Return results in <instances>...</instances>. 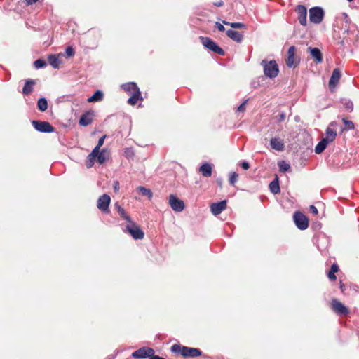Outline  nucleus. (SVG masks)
<instances>
[{
	"label": "nucleus",
	"instance_id": "nucleus-35",
	"mask_svg": "<svg viewBox=\"0 0 359 359\" xmlns=\"http://www.w3.org/2000/svg\"><path fill=\"white\" fill-rule=\"evenodd\" d=\"M137 189L142 195L147 196L149 199L151 198L153 194L150 189L144 187H139Z\"/></svg>",
	"mask_w": 359,
	"mask_h": 359
},
{
	"label": "nucleus",
	"instance_id": "nucleus-38",
	"mask_svg": "<svg viewBox=\"0 0 359 359\" xmlns=\"http://www.w3.org/2000/svg\"><path fill=\"white\" fill-rule=\"evenodd\" d=\"M238 175L236 172H231L229 176V183L231 185H234L237 182Z\"/></svg>",
	"mask_w": 359,
	"mask_h": 359
},
{
	"label": "nucleus",
	"instance_id": "nucleus-48",
	"mask_svg": "<svg viewBox=\"0 0 359 359\" xmlns=\"http://www.w3.org/2000/svg\"><path fill=\"white\" fill-rule=\"evenodd\" d=\"M285 118V115L284 113H281L280 115H279V118H278V121H283Z\"/></svg>",
	"mask_w": 359,
	"mask_h": 359
},
{
	"label": "nucleus",
	"instance_id": "nucleus-5",
	"mask_svg": "<svg viewBox=\"0 0 359 359\" xmlns=\"http://www.w3.org/2000/svg\"><path fill=\"white\" fill-rule=\"evenodd\" d=\"M203 45L212 50V52L217 53L219 55H224V51L222 48L217 46V44L208 37H201Z\"/></svg>",
	"mask_w": 359,
	"mask_h": 359
},
{
	"label": "nucleus",
	"instance_id": "nucleus-25",
	"mask_svg": "<svg viewBox=\"0 0 359 359\" xmlns=\"http://www.w3.org/2000/svg\"><path fill=\"white\" fill-rule=\"evenodd\" d=\"M103 99V93L100 90H97L95 93L88 98V102H95L102 100Z\"/></svg>",
	"mask_w": 359,
	"mask_h": 359
},
{
	"label": "nucleus",
	"instance_id": "nucleus-12",
	"mask_svg": "<svg viewBox=\"0 0 359 359\" xmlns=\"http://www.w3.org/2000/svg\"><path fill=\"white\" fill-rule=\"evenodd\" d=\"M169 205L171 208L175 212H182L184 208V203L183 201L179 199L174 195H170L169 197Z\"/></svg>",
	"mask_w": 359,
	"mask_h": 359
},
{
	"label": "nucleus",
	"instance_id": "nucleus-3",
	"mask_svg": "<svg viewBox=\"0 0 359 359\" xmlns=\"http://www.w3.org/2000/svg\"><path fill=\"white\" fill-rule=\"evenodd\" d=\"M122 229L125 233H129L135 240L142 239L144 236L143 231L132 220L126 225L123 226Z\"/></svg>",
	"mask_w": 359,
	"mask_h": 359
},
{
	"label": "nucleus",
	"instance_id": "nucleus-18",
	"mask_svg": "<svg viewBox=\"0 0 359 359\" xmlns=\"http://www.w3.org/2000/svg\"><path fill=\"white\" fill-rule=\"evenodd\" d=\"M226 34L228 37L238 43L241 42L243 39V35L241 33L232 29L227 30Z\"/></svg>",
	"mask_w": 359,
	"mask_h": 359
},
{
	"label": "nucleus",
	"instance_id": "nucleus-45",
	"mask_svg": "<svg viewBox=\"0 0 359 359\" xmlns=\"http://www.w3.org/2000/svg\"><path fill=\"white\" fill-rule=\"evenodd\" d=\"M246 102L247 101H245L244 102H243L238 107V111H240V112H243L245 111V104H246Z\"/></svg>",
	"mask_w": 359,
	"mask_h": 359
},
{
	"label": "nucleus",
	"instance_id": "nucleus-42",
	"mask_svg": "<svg viewBox=\"0 0 359 359\" xmlns=\"http://www.w3.org/2000/svg\"><path fill=\"white\" fill-rule=\"evenodd\" d=\"M338 271H339V266L336 264H333L331 266V269H330V271H331V273H335Z\"/></svg>",
	"mask_w": 359,
	"mask_h": 359
},
{
	"label": "nucleus",
	"instance_id": "nucleus-40",
	"mask_svg": "<svg viewBox=\"0 0 359 359\" xmlns=\"http://www.w3.org/2000/svg\"><path fill=\"white\" fill-rule=\"evenodd\" d=\"M65 53L68 57H72L74 55L75 52H74V50L72 47L69 46L66 48Z\"/></svg>",
	"mask_w": 359,
	"mask_h": 359
},
{
	"label": "nucleus",
	"instance_id": "nucleus-43",
	"mask_svg": "<svg viewBox=\"0 0 359 359\" xmlns=\"http://www.w3.org/2000/svg\"><path fill=\"white\" fill-rule=\"evenodd\" d=\"M215 27L218 29L219 31L220 32H224L225 31V27H224V25L219 22H216L215 23Z\"/></svg>",
	"mask_w": 359,
	"mask_h": 359
},
{
	"label": "nucleus",
	"instance_id": "nucleus-9",
	"mask_svg": "<svg viewBox=\"0 0 359 359\" xmlns=\"http://www.w3.org/2000/svg\"><path fill=\"white\" fill-rule=\"evenodd\" d=\"M32 125L39 132L52 133L54 131V128L47 121H33Z\"/></svg>",
	"mask_w": 359,
	"mask_h": 359
},
{
	"label": "nucleus",
	"instance_id": "nucleus-4",
	"mask_svg": "<svg viewBox=\"0 0 359 359\" xmlns=\"http://www.w3.org/2000/svg\"><path fill=\"white\" fill-rule=\"evenodd\" d=\"M294 222L297 227L300 230H305L309 226L307 217L301 212H295L293 215Z\"/></svg>",
	"mask_w": 359,
	"mask_h": 359
},
{
	"label": "nucleus",
	"instance_id": "nucleus-37",
	"mask_svg": "<svg viewBox=\"0 0 359 359\" xmlns=\"http://www.w3.org/2000/svg\"><path fill=\"white\" fill-rule=\"evenodd\" d=\"M34 65L36 69H40L45 67L46 66V62L42 59H38L34 62Z\"/></svg>",
	"mask_w": 359,
	"mask_h": 359
},
{
	"label": "nucleus",
	"instance_id": "nucleus-14",
	"mask_svg": "<svg viewBox=\"0 0 359 359\" xmlns=\"http://www.w3.org/2000/svg\"><path fill=\"white\" fill-rule=\"evenodd\" d=\"M296 12L298 14V20L299 23L303 26H306L307 24V11L306 7L302 5H299L296 8Z\"/></svg>",
	"mask_w": 359,
	"mask_h": 359
},
{
	"label": "nucleus",
	"instance_id": "nucleus-47",
	"mask_svg": "<svg viewBox=\"0 0 359 359\" xmlns=\"http://www.w3.org/2000/svg\"><path fill=\"white\" fill-rule=\"evenodd\" d=\"M327 276L330 280H335L337 279V277L334 273H331V271H329L327 273Z\"/></svg>",
	"mask_w": 359,
	"mask_h": 359
},
{
	"label": "nucleus",
	"instance_id": "nucleus-20",
	"mask_svg": "<svg viewBox=\"0 0 359 359\" xmlns=\"http://www.w3.org/2000/svg\"><path fill=\"white\" fill-rule=\"evenodd\" d=\"M121 88L129 94L135 93L136 90H140L134 82H129L121 85Z\"/></svg>",
	"mask_w": 359,
	"mask_h": 359
},
{
	"label": "nucleus",
	"instance_id": "nucleus-46",
	"mask_svg": "<svg viewBox=\"0 0 359 359\" xmlns=\"http://www.w3.org/2000/svg\"><path fill=\"white\" fill-rule=\"evenodd\" d=\"M241 166L244 169V170H248L249 168H250V165L248 162L246 161H243L241 163Z\"/></svg>",
	"mask_w": 359,
	"mask_h": 359
},
{
	"label": "nucleus",
	"instance_id": "nucleus-17",
	"mask_svg": "<svg viewBox=\"0 0 359 359\" xmlns=\"http://www.w3.org/2000/svg\"><path fill=\"white\" fill-rule=\"evenodd\" d=\"M270 144L272 149L276 151H283L285 148L283 140L278 137H273L270 140Z\"/></svg>",
	"mask_w": 359,
	"mask_h": 359
},
{
	"label": "nucleus",
	"instance_id": "nucleus-16",
	"mask_svg": "<svg viewBox=\"0 0 359 359\" xmlns=\"http://www.w3.org/2000/svg\"><path fill=\"white\" fill-rule=\"evenodd\" d=\"M341 78V72L339 69H334L329 81V88L333 90L337 86Z\"/></svg>",
	"mask_w": 359,
	"mask_h": 359
},
{
	"label": "nucleus",
	"instance_id": "nucleus-50",
	"mask_svg": "<svg viewBox=\"0 0 359 359\" xmlns=\"http://www.w3.org/2000/svg\"><path fill=\"white\" fill-rule=\"evenodd\" d=\"M340 289H341V290L342 292H344V289H345V285H344V283H342V282H341V281L340 282Z\"/></svg>",
	"mask_w": 359,
	"mask_h": 359
},
{
	"label": "nucleus",
	"instance_id": "nucleus-33",
	"mask_svg": "<svg viewBox=\"0 0 359 359\" xmlns=\"http://www.w3.org/2000/svg\"><path fill=\"white\" fill-rule=\"evenodd\" d=\"M116 207L117 208V210H118V212L119 215H121V217L123 219H126L128 222L131 221L130 217L127 215V213L126 212V211L124 210L123 208H122L118 204H116Z\"/></svg>",
	"mask_w": 359,
	"mask_h": 359
},
{
	"label": "nucleus",
	"instance_id": "nucleus-51",
	"mask_svg": "<svg viewBox=\"0 0 359 359\" xmlns=\"http://www.w3.org/2000/svg\"><path fill=\"white\" fill-rule=\"evenodd\" d=\"M38 0H26L28 4H32L35 2H36Z\"/></svg>",
	"mask_w": 359,
	"mask_h": 359
},
{
	"label": "nucleus",
	"instance_id": "nucleus-32",
	"mask_svg": "<svg viewBox=\"0 0 359 359\" xmlns=\"http://www.w3.org/2000/svg\"><path fill=\"white\" fill-rule=\"evenodd\" d=\"M224 25H229L231 28L233 29H245L246 25L241 22H229L227 21L224 20L223 22Z\"/></svg>",
	"mask_w": 359,
	"mask_h": 359
},
{
	"label": "nucleus",
	"instance_id": "nucleus-41",
	"mask_svg": "<svg viewBox=\"0 0 359 359\" xmlns=\"http://www.w3.org/2000/svg\"><path fill=\"white\" fill-rule=\"evenodd\" d=\"M346 108L348 111H351L353 108V104L351 102L348 101L345 103Z\"/></svg>",
	"mask_w": 359,
	"mask_h": 359
},
{
	"label": "nucleus",
	"instance_id": "nucleus-44",
	"mask_svg": "<svg viewBox=\"0 0 359 359\" xmlns=\"http://www.w3.org/2000/svg\"><path fill=\"white\" fill-rule=\"evenodd\" d=\"M310 211L312 214L316 215L318 213V209L313 205L310 206Z\"/></svg>",
	"mask_w": 359,
	"mask_h": 359
},
{
	"label": "nucleus",
	"instance_id": "nucleus-22",
	"mask_svg": "<svg viewBox=\"0 0 359 359\" xmlns=\"http://www.w3.org/2000/svg\"><path fill=\"white\" fill-rule=\"evenodd\" d=\"M35 85V81L32 79H28L25 81V86L22 88V93L24 95H29L30 94L34 86Z\"/></svg>",
	"mask_w": 359,
	"mask_h": 359
},
{
	"label": "nucleus",
	"instance_id": "nucleus-13",
	"mask_svg": "<svg viewBox=\"0 0 359 359\" xmlns=\"http://www.w3.org/2000/svg\"><path fill=\"white\" fill-rule=\"evenodd\" d=\"M332 310L339 315H346L348 313V309L339 301L333 299L332 301Z\"/></svg>",
	"mask_w": 359,
	"mask_h": 359
},
{
	"label": "nucleus",
	"instance_id": "nucleus-28",
	"mask_svg": "<svg viewBox=\"0 0 359 359\" xmlns=\"http://www.w3.org/2000/svg\"><path fill=\"white\" fill-rule=\"evenodd\" d=\"M49 64L55 69L59 67L60 64V61L59 58L55 55H51L48 58Z\"/></svg>",
	"mask_w": 359,
	"mask_h": 359
},
{
	"label": "nucleus",
	"instance_id": "nucleus-21",
	"mask_svg": "<svg viewBox=\"0 0 359 359\" xmlns=\"http://www.w3.org/2000/svg\"><path fill=\"white\" fill-rule=\"evenodd\" d=\"M199 171L203 177H209L212 175V167L210 163H205L200 167Z\"/></svg>",
	"mask_w": 359,
	"mask_h": 359
},
{
	"label": "nucleus",
	"instance_id": "nucleus-19",
	"mask_svg": "<svg viewBox=\"0 0 359 359\" xmlns=\"http://www.w3.org/2000/svg\"><path fill=\"white\" fill-rule=\"evenodd\" d=\"M311 57L314 59V60L317 63H320L323 61L322 53L318 48H308Z\"/></svg>",
	"mask_w": 359,
	"mask_h": 359
},
{
	"label": "nucleus",
	"instance_id": "nucleus-2",
	"mask_svg": "<svg viewBox=\"0 0 359 359\" xmlns=\"http://www.w3.org/2000/svg\"><path fill=\"white\" fill-rule=\"evenodd\" d=\"M261 65L263 67L264 75L270 79L276 77L279 73V68L276 60H272L268 61L263 60L261 62Z\"/></svg>",
	"mask_w": 359,
	"mask_h": 359
},
{
	"label": "nucleus",
	"instance_id": "nucleus-11",
	"mask_svg": "<svg viewBox=\"0 0 359 359\" xmlns=\"http://www.w3.org/2000/svg\"><path fill=\"white\" fill-rule=\"evenodd\" d=\"M296 48L294 46H290L287 51V57L286 59V65L288 67H294L299 62V59L295 57Z\"/></svg>",
	"mask_w": 359,
	"mask_h": 359
},
{
	"label": "nucleus",
	"instance_id": "nucleus-24",
	"mask_svg": "<svg viewBox=\"0 0 359 359\" xmlns=\"http://www.w3.org/2000/svg\"><path fill=\"white\" fill-rule=\"evenodd\" d=\"M97 153L98 152H97V149L93 150L91 153L88 156L86 163V167L88 168H90L93 166L95 160L97 156Z\"/></svg>",
	"mask_w": 359,
	"mask_h": 359
},
{
	"label": "nucleus",
	"instance_id": "nucleus-49",
	"mask_svg": "<svg viewBox=\"0 0 359 359\" xmlns=\"http://www.w3.org/2000/svg\"><path fill=\"white\" fill-rule=\"evenodd\" d=\"M224 4L223 1H219L218 2H215L214 3V5L215 6H217V7H219V6H222V5Z\"/></svg>",
	"mask_w": 359,
	"mask_h": 359
},
{
	"label": "nucleus",
	"instance_id": "nucleus-34",
	"mask_svg": "<svg viewBox=\"0 0 359 359\" xmlns=\"http://www.w3.org/2000/svg\"><path fill=\"white\" fill-rule=\"evenodd\" d=\"M278 165L280 172H286L290 169V165L285 161H279Z\"/></svg>",
	"mask_w": 359,
	"mask_h": 359
},
{
	"label": "nucleus",
	"instance_id": "nucleus-26",
	"mask_svg": "<svg viewBox=\"0 0 359 359\" xmlns=\"http://www.w3.org/2000/svg\"><path fill=\"white\" fill-rule=\"evenodd\" d=\"M329 143L325 140L322 139L315 147V152L318 154H321Z\"/></svg>",
	"mask_w": 359,
	"mask_h": 359
},
{
	"label": "nucleus",
	"instance_id": "nucleus-1",
	"mask_svg": "<svg viewBox=\"0 0 359 359\" xmlns=\"http://www.w3.org/2000/svg\"><path fill=\"white\" fill-rule=\"evenodd\" d=\"M171 351L175 353H180L184 358H196L202 354V352L198 348L181 346L179 344L172 345Z\"/></svg>",
	"mask_w": 359,
	"mask_h": 359
},
{
	"label": "nucleus",
	"instance_id": "nucleus-36",
	"mask_svg": "<svg viewBox=\"0 0 359 359\" xmlns=\"http://www.w3.org/2000/svg\"><path fill=\"white\" fill-rule=\"evenodd\" d=\"M342 121L344 124V130H350L354 129V124L351 121H348L346 118H343Z\"/></svg>",
	"mask_w": 359,
	"mask_h": 359
},
{
	"label": "nucleus",
	"instance_id": "nucleus-10",
	"mask_svg": "<svg viewBox=\"0 0 359 359\" xmlns=\"http://www.w3.org/2000/svg\"><path fill=\"white\" fill-rule=\"evenodd\" d=\"M337 126V122L332 121L330 123L329 126L325 130V136L323 139L327 142L329 144L332 142L337 137V130L334 128Z\"/></svg>",
	"mask_w": 359,
	"mask_h": 359
},
{
	"label": "nucleus",
	"instance_id": "nucleus-31",
	"mask_svg": "<svg viewBox=\"0 0 359 359\" xmlns=\"http://www.w3.org/2000/svg\"><path fill=\"white\" fill-rule=\"evenodd\" d=\"M37 107L41 111H45L48 108V102L46 98L41 97L37 102Z\"/></svg>",
	"mask_w": 359,
	"mask_h": 359
},
{
	"label": "nucleus",
	"instance_id": "nucleus-8",
	"mask_svg": "<svg viewBox=\"0 0 359 359\" xmlns=\"http://www.w3.org/2000/svg\"><path fill=\"white\" fill-rule=\"evenodd\" d=\"M110 202V196L107 194H103L98 198L97 202V207L102 212L107 213L109 212V205Z\"/></svg>",
	"mask_w": 359,
	"mask_h": 359
},
{
	"label": "nucleus",
	"instance_id": "nucleus-29",
	"mask_svg": "<svg viewBox=\"0 0 359 359\" xmlns=\"http://www.w3.org/2000/svg\"><path fill=\"white\" fill-rule=\"evenodd\" d=\"M269 189L271 193H273V194H277L280 193V189L278 179H276L269 184Z\"/></svg>",
	"mask_w": 359,
	"mask_h": 359
},
{
	"label": "nucleus",
	"instance_id": "nucleus-27",
	"mask_svg": "<svg viewBox=\"0 0 359 359\" xmlns=\"http://www.w3.org/2000/svg\"><path fill=\"white\" fill-rule=\"evenodd\" d=\"M97 162L100 164H103L108 158L107 152L105 149L99 150L97 156Z\"/></svg>",
	"mask_w": 359,
	"mask_h": 359
},
{
	"label": "nucleus",
	"instance_id": "nucleus-39",
	"mask_svg": "<svg viewBox=\"0 0 359 359\" xmlns=\"http://www.w3.org/2000/svg\"><path fill=\"white\" fill-rule=\"evenodd\" d=\"M105 137H106V135H103L102 136L99 140H98V142H97V144L96 145V147L93 149V150H96L97 149V152L99 151V150L100 149V147L103 145L104 144V140H105Z\"/></svg>",
	"mask_w": 359,
	"mask_h": 359
},
{
	"label": "nucleus",
	"instance_id": "nucleus-15",
	"mask_svg": "<svg viewBox=\"0 0 359 359\" xmlns=\"http://www.w3.org/2000/svg\"><path fill=\"white\" fill-rule=\"evenodd\" d=\"M226 208V201L225 200L219 203H214L210 205V210L214 215H219Z\"/></svg>",
	"mask_w": 359,
	"mask_h": 359
},
{
	"label": "nucleus",
	"instance_id": "nucleus-52",
	"mask_svg": "<svg viewBox=\"0 0 359 359\" xmlns=\"http://www.w3.org/2000/svg\"><path fill=\"white\" fill-rule=\"evenodd\" d=\"M118 188V182H115V185H114V189H117Z\"/></svg>",
	"mask_w": 359,
	"mask_h": 359
},
{
	"label": "nucleus",
	"instance_id": "nucleus-6",
	"mask_svg": "<svg viewBox=\"0 0 359 359\" xmlns=\"http://www.w3.org/2000/svg\"><path fill=\"white\" fill-rule=\"evenodd\" d=\"M324 12L320 7H314L309 11L310 21L315 24H319L323 18Z\"/></svg>",
	"mask_w": 359,
	"mask_h": 359
},
{
	"label": "nucleus",
	"instance_id": "nucleus-7",
	"mask_svg": "<svg viewBox=\"0 0 359 359\" xmlns=\"http://www.w3.org/2000/svg\"><path fill=\"white\" fill-rule=\"evenodd\" d=\"M154 353V350L150 347H142L134 351L132 357L135 359H144L152 356Z\"/></svg>",
	"mask_w": 359,
	"mask_h": 359
},
{
	"label": "nucleus",
	"instance_id": "nucleus-23",
	"mask_svg": "<svg viewBox=\"0 0 359 359\" xmlns=\"http://www.w3.org/2000/svg\"><path fill=\"white\" fill-rule=\"evenodd\" d=\"M142 100L140 90H136L135 93L131 94L130 97L128 100V103L130 105H135L139 100Z\"/></svg>",
	"mask_w": 359,
	"mask_h": 359
},
{
	"label": "nucleus",
	"instance_id": "nucleus-30",
	"mask_svg": "<svg viewBox=\"0 0 359 359\" xmlns=\"http://www.w3.org/2000/svg\"><path fill=\"white\" fill-rule=\"evenodd\" d=\"M92 122V118L88 114H83L79 119V124L81 126H86Z\"/></svg>",
	"mask_w": 359,
	"mask_h": 359
}]
</instances>
